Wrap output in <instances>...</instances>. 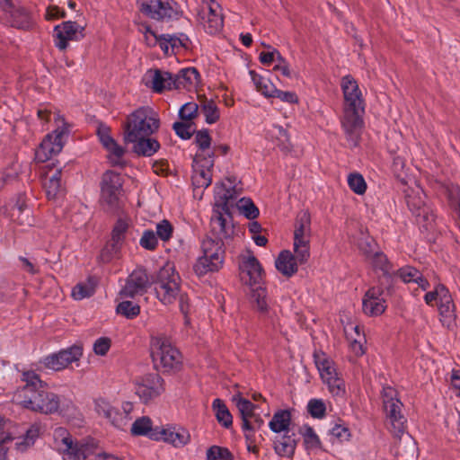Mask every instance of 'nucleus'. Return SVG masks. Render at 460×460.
Instances as JSON below:
<instances>
[{
  "instance_id": "nucleus-1",
  "label": "nucleus",
  "mask_w": 460,
  "mask_h": 460,
  "mask_svg": "<svg viewBox=\"0 0 460 460\" xmlns=\"http://www.w3.org/2000/svg\"><path fill=\"white\" fill-rule=\"evenodd\" d=\"M211 229L216 238L207 237L203 240L202 255L193 265L197 276L202 277L209 272L218 271L225 261L224 239L230 238L234 234V226L230 217L215 210L211 217Z\"/></svg>"
},
{
  "instance_id": "nucleus-2",
  "label": "nucleus",
  "mask_w": 460,
  "mask_h": 460,
  "mask_svg": "<svg viewBox=\"0 0 460 460\" xmlns=\"http://www.w3.org/2000/svg\"><path fill=\"white\" fill-rule=\"evenodd\" d=\"M343 94L341 125L350 146H357L364 127L365 101L358 82L348 75L341 78Z\"/></svg>"
},
{
  "instance_id": "nucleus-3",
  "label": "nucleus",
  "mask_w": 460,
  "mask_h": 460,
  "mask_svg": "<svg viewBox=\"0 0 460 460\" xmlns=\"http://www.w3.org/2000/svg\"><path fill=\"white\" fill-rule=\"evenodd\" d=\"M22 380L25 385L14 393L13 400L15 403L43 414H53L58 411L59 396L49 391L47 383L43 382L35 372L24 371Z\"/></svg>"
},
{
  "instance_id": "nucleus-4",
  "label": "nucleus",
  "mask_w": 460,
  "mask_h": 460,
  "mask_svg": "<svg viewBox=\"0 0 460 460\" xmlns=\"http://www.w3.org/2000/svg\"><path fill=\"white\" fill-rule=\"evenodd\" d=\"M157 298L164 305L173 303L179 296L180 309L185 315L189 313V304L183 295H180V276L171 263H166L153 279Z\"/></svg>"
},
{
  "instance_id": "nucleus-5",
  "label": "nucleus",
  "mask_w": 460,
  "mask_h": 460,
  "mask_svg": "<svg viewBox=\"0 0 460 460\" xmlns=\"http://www.w3.org/2000/svg\"><path fill=\"white\" fill-rule=\"evenodd\" d=\"M160 119L150 107H140L130 113L124 127V141L132 142L149 137L158 130Z\"/></svg>"
},
{
  "instance_id": "nucleus-6",
  "label": "nucleus",
  "mask_w": 460,
  "mask_h": 460,
  "mask_svg": "<svg viewBox=\"0 0 460 460\" xmlns=\"http://www.w3.org/2000/svg\"><path fill=\"white\" fill-rule=\"evenodd\" d=\"M150 354L156 369L163 372L178 370L182 363L181 352L164 336H152Z\"/></svg>"
},
{
  "instance_id": "nucleus-7",
  "label": "nucleus",
  "mask_w": 460,
  "mask_h": 460,
  "mask_svg": "<svg viewBox=\"0 0 460 460\" xmlns=\"http://www.w3.org/2000/svg\"><path fill=\"white\" fill-rule=\"evenodd\" d=\"M424 301L429 306L437 305L443 325L450 328L456 319L455 304L448 288L443 284H437L432 290L424 295Z\"/></svg>"
},
{
  "instance_id": "nucleus-8",
  "label": "nucleus",
  "mask_w": 460,
  "mask_h": 460,
  "mask_svg": "<svg viewBox=\"0 0 460 460\" xmlns=\"http://www.w3.org/2000/svg\"><path fill=\"white\" fill-rule=\"evenodd\" d=\"M133 390L139 401L148 404L165 392L164 380L157 373H147L133 379Z\"/></svg>"
},
{
  "instance_id": "nucleus-9",
  "label": "nucleus",
  "mask_w": 460,
  "mask_h": 460,
  "mask_svg": "<svg viewBox=\"0 0 460 460\" xmlns=\"http://www.w3.org/2000/svg\"><path fill=\"white\" fill-rule=\"evenodd\" d=\"M311 216L308 211H301L296 220L293 250L300 264L310 257Z\"/></svg>"
},
{
  "instance_id": "nucleus-10",
  "label": "nucleus",
  "mask_w": 460,
  "mask_h": 460,
  "mask_svg": "<svg viewBox=\"0 0 460 460\" xmlns=\"http://www.w3.org/2000/svg\"><path fill=\"white\" fill-rule=\"evenodd\" d=\"M53 447L62 455L63 460H84L86 457V447L74 441L69 431L62 427L53 431Z\"/></svg>"
},
{
  "instance_id": "nucleus-11",
  "label": "nucleus",
  "mask_w": 460,
  "mask_h": 460,
  "mask_svg": "<svg viewBox=\"0 0 460 460\" xmlns=\"http://www.w3.org/2000/svg\"><path fill=\"white\" fill-rule=\"evenodd\" d=\"M238 268L240 278L244 284L250 288L255 287L257 284H262L263 268L251 250L247 249L239 254Z\"/></svg>"
},
{
  "instance_id": "nucleus-12",
  "label": "nucleus",
  "mask_w": 460,
  "mask_h": 460,
  "mask_svg": "<svg viewBox=\"0 0 460 460\" xmlns=\"http://www.w3.org/2000/svg\"><path fill=\"white\" fill-rule=\"evenodd\" d=\"M82 355L83 348L79 345H73L42 358L40 364L45 368L60 371L66 368L73 362L78 361Z\"/></svg>"
},
{
  "instance_id": "nucleus-13",
  "label": "nucleus",
  "mask_w": 460,
  "mask_h": 460,
  "mask_svg": "<svg viewBox=\"0 0 460 460\" xmlns=\"http://www.w3.org/2000/svg\"><path fill=\"white\" fill-rule=\"evenodd\" d=\"M199 22L209 34L221 31L224 19L221 6L215 0H203V4L198 13Z\"/></svg>"
},
{
  "instance_id": "nucleus-14",
  "label": "nucleus",
  "mask_w": 460,
  "mask_h": 460,
  "mask_svg": "<svg viewBox=\"0 0 460 460\" xmlns=\"http://www.w3.org/2000/svg\"><path fill=\"white\" fill-rule=\"evenodd\" d=\"M140 11L155 20L177 18L176 3L171 0H138Z\"/></svg>"
},
{
  "instance_id": "nucleus-15",
  "label": "nucleus",
  "mask_w": 460,
  "mask_h": 460,
  "mask_svg": "<svg viewBox=\"0 0 460 460\" xmlns=\"http://www.w3.org/2000/svg\"><path fill=\"white\" fill-rule=\"evenodd\" d=\"M123 180L119 173L114 171H107L102 178L101 199L110 207L118 204L122 193Z\"/></svg>"
},
{
  "instance_id": "nucleus-16",
  "label": "nucleus",
  "mask_w": 460,
  "mask_h": 460,
  "mask_svg": "<svg viewBox=\"0 0 460 460\" xmlns=\"http://www.w3.org/2000/svg\"><path fill=\"white\" fill-rule=\"evenodd\" d=\"M65 129H56L48 134L36 149L35 159L39 163H45L51 159L53 155H58L63 148V137Z\"/></svg>"
},
{
  "instance_id": "nucleus-17",
  "label": "nucleus",
  "mask_w": 460,
  "mask_h": 460,
  "mask_svg": "<svg viewBox=\"0 0 460 460\" xmlns=\"http://www.w3.org/2000/svg\"><path fill=\"white\" fill-rule=\"evenodd\" d=\"M385 293L380 287L369 288L362 299V309L367 316L381 315L386 309Z\"/></svg>"
},
{
  "instance_id": "nucleus-18",
  "label": "nucleus",
  "mask_w": 460,
  "mask_h": 460,
  "mask_svg": "<svg viewBox=\"0 0 460 460\" xmlns=\"http://www.w3.org/2000/svg\"><path fill=\"white\" fill-rule=\"evenodd\" d=\"M425 199V193L418 185L406 195V202L412 214L417 217H422L429 224L434 221L435 217L432 210L427 206Z\"/></svg>"
},
{
  "instance_id": "nucleus-19",
  "label": "nucleus",
  "mask_w": 460,
  "mask_h": 460,
  "mask_svg": "<svg viewBox=\"0 0 460 460\" xmlns=\"http://www.w3.org/2000/svg\"><path fill=\"white\" fill-rule=\"evenodd\" d=\"M55 46L64 50L68 46V41L78 40L83 37V28L75 22H64L55 27Z\"/></svg>"
},
{
  "instance_id": "nucleus-20",
  "label": "nucleus",
  "mask_w": 460,
  "mask_h": 460,
  "mask_svg": "<svg viewBox=\"0 0 460 460\" xmlns=\"http://www.w3.org/2000/svg\"><path fill=\"white\" fill-rule=\"evenodd\" d=\"M145 84L155 93L174 89L173 75L164 70L150 69L144 75Z\"/></svg>"
},
{
  "instance_id": "nucleus-21",
  "label": "nucleus",
  "mask_w": 460,
  "mask_h": 460,
  "mask_svg": "<svg viewBox=\"0 0 460 460\" xmlns=\"http://www.w3.org/2000/svg\"><path fill=\"white\" fill-rule=\"evenodd\" d=\"M195 168L192 174V184L197 189H206L212 181L211 168L214 165L212 157L195 159Z\"/></svg>"
},
{
  "instance_id": "nucleus-22",
  "label": "nucleus",
  "mask_w": 460,
  "mask_h": 460,
  "mask_svg": "<svg viewBox=\"0 0 460 460\" xmlns=\"http://www.w3.org/2000/svg\"><path fill=\"white\" fill-rule=\"evenodd\" d=\"M386 425L390 433L398 439H401L403 435L406 434L407 438L411 444L412 452L415 451V445L411 441L409 434L406 433V423L407 420L402 413V409L396 411H390L385 412Z\"/></svg>"
},
{
  "instance_id": "nucleus-23",
  "label": "nucleus",
  "mask_w": 460,
  "mask_h": 460,
  "mask_svg": "<svg viewBox=\"0 0 460 460\" xmlns=\"http://www.w3.org/2000/svg\"><path fill=\"white\" fill-rule=\"evenodd\" d=\"M0 218H6L21 226H31V210L23 203H9L0 208Z\"/></svg>"
},
{
  "instance_id": "nucleus-24",
  "label": "nucleus",
  "mask_w": 460,
  "mask_h": 460,
  "mask_svg": "<svg viewBox=\"0 0 460 460\" xmlns=\"http://www.w3.org/2000/svg\"><path fill=\"white\" fill-rule=\"evenodd\" d=\"M238 196V190L234 184V181L226 179L220 184L215 187V200L216 207L226 212L228 205L231 201L234 200Z\"/></svg>"
},
{
  "instance_id": "nucleus-25",
  "label": "nucleus",
  "mask_w": 460,
  "mask_h": 460,
  "mask_svg": "<svg viewBox=\"0 0 460 460\" xmlns=\"http://www.w3.org/2000/svg\"><path fill=\"white\" fill-rule=\"evenodd\" d=\"M148 285V277L142 270H134L128 278L125 286L120 290L124 297H134L141 294Z\"/></svg>"
},
{
  "instance_id": "nucleus-26",
  "label": "nucleus",
  "mask_w": 460,
  "mask_h": 460,
  "mask_svg": "<svg viewBox=\"0 0 460 460\" xmlns=\"http://www.w3.org/2000/svg\"><path fill=\"white\" fill-rule=\"evenodd\" d=\"M158 441L163 440L174 447H182L190 440L189 431L181 427H167L159 429Z\"/></svg>"
},
{
  "instance_id": "nucleus-27",
  "label": "nucleus",
  "mask_w": 460,
  "mask_h": 460,
  "mask_svg": "<svg viewBox=\"0 0 460 460\" xmlns=\"http://www.w3.org/2000/svg\"><path fill=\"white\" fill-rule=\"evenodd\" d=\"M251 303L252 307L261 315L266 317L275 315L270 305L266 288L262 287V284H257V286L251 288Z\"/></svg>"
},
{
  "instance_id": "nucleus-28",
  "label": "nucleus",
  "mask_w": 460,
  "mask_h": 460,
  "mask_svg": "<svg viewBox=\"0 0 460 460\" xmlns=\"http://www.w3.org/2000/svg\"><path fill=\"white\" fill-rule=\"evenodd\" d=\"M189 38L184 33L160 34V49L166 56H171L186 48Z\"/></svg>"
},
{
  "instance_id": "nucleus-29",
  "label": "nucleus",
  "mask_w": 460,
  "mask_h": 460,
  "mask_svg": "<svg viewBox=\"0 0 460 460\" xmlns=\"http://www.w3.org/2000/svg\"><path fill=\"white\" fill-rule=\"evenodd\" d=\"M8 18L11 25L20 30L29 31L35 25L32 13L22 5H17Z\"/></svg>"
},
{
  "instance_id": "nucleus-30",
  "label": "nucleus",
  "mask_w": 460,
  "mask_h": 460,
  "mask_svg": "<svg viewBox=\"0 0 460 460\" xmlns=\"http://www.w3.org/2000/svg\"><path fill=\"white\" fill-rule=\"evenodd\" d=\"M314 360L323 382L339 374L333 360L323 351H314Z\"/></svg>"
},
{
  "instance_id": "nucleus-31",
  "label": "nucleus",
  "mask_w": 460,
  "mask_h": 460,
  "mask_svg": "<svg viewBox=\"0 0 460 460\" xmlns=\"http://www.w3.org/2000/svg\"><path fill=\"white\" fill-rule=\"evenodd\" d=\"M344 332L351 351L356 356L363 355L365 353L364 344L366 338L365 334L361 332V327L359 325L349 324L345 326Z\"/></svg>"
},
{
  "instance_id": "nucleus-32",
  "label": "nucleus",
  "mask_w": 460,
  "mask_h": 460,
  "mask_svg": "<svg viewBox=\"0 0 460 460\" xmlns=\"http://www.w3.org/2000/svg\"><path fill=\"white\" fill-rule=\"evenodd\" d=\"M133 436H144L158 441L159 429L153 427V421L148 416H142L135 420L130 428Z\"/></svg>"
},
{
  "instance_id": "nucleus-33",
  "label": "nucleus",
  "mask_w": 460,
  "mask_h": 460,
  "mask_svg": "<svg viewBox=\"0 0 460 460\" xmlns=\"http://www.w3.org/2000/svg\"><path fill=\"white\" fill-rule=\"evenodd\" d=\"M199 77V74L196 68H183L180 70L176 75H173V81L175 83L174 89L191 90L198 84Z\"/></svg>"
},
{
  "instance_id": "nucleus-34",
  "label": "nucleus",
  "mask_w": 460,
  "mask_h": 460,
  "mask_svg": "<svg viewBox=\"0 0 460 460\" xmlns=\"http://www.w3.org/2000/svg\"><path fill=\"white\" fill-rule=\"evenodd\" d=\"M397 275L404 283L417 284L422 291H426L429 288L428 279L413 266L406 265L400 268Z\"/></svg>"
},
{
  "instance_id": "nucleus-35",
  "label": "nucleus",
  "mask_w": 460,
  "mask_h": 460,
  "mask_svg": "<svg viewBox=\"0 0 460 460\" xmlns=\"http://www.w3.org/2000/svg\"><path fill=\"white\" fill-rule=\"evenodd\" d=\"M266 138L283 152L290 150L289 136L281 126L272 125L266 131Z\"/></svg>"
},
{
  "instance_id": "nucleus-36",
  "label": "nucleus",
  "mask_w": 460,
  "mask_h": 460,
  "mask_svg": "<svg viewBox=\"0 0 460 460\" xmlns=\"http://www.w3.org/2000/svg\"><path fill=\"white\" fill-rule=\"evenodd\" d=\"M296 254L293 255L290 251H283L278 256L275 265L277 270L287 277L293 276L297 271Z\"/></svg>"
},
{
  "instance_id": "nucleus-37",
  "label": "nucleus",
  "mask_w": 460,
  "mask_h": 460,
  "mask_svg": "<svg viewBox=\"0 0 460 460\" xmlns=\"http://www.w3.org/2000/svg\"><path fill=\"white\" fill-rule=\"evenodd\" d=\"M133 409L134 405L132 402H124L121 405V411L115 409L109 421L119 429H126L132 420L131 412Z\"/></svg>"
},
{
  "instance_id": "nucleus-38",
  "label": "nucleus",
  "mask_w": 460,
  "mask_h": 460,
  "mask_svg": "<svg viewBox=\"0 0 460 460\" xmlns=\"http://www.w3.org/2000/svg\"><path fill=\"white\" fill-rule=\"evenodd\" d=\"M133 151L138 155L142 156H152L160 148L159 142L155 138L149 137H140L137 140L132 141Z\"/></svg>"
},
{
  "instance_id": "nucleus-39",
  "label": "nucleus",
  "mask_w": 460,
  "mask_h": 460,
  "mask_svg": "<svg viewBox=\"0 0 460 460\" xmlns=\"http://www.w3.org/2000/svg\"><path fill=\"white\" fill-rule=\"evenodd\" d=\"M61 169H57L53 174H46L43 180V187L49 199H56L61 192Z\"/></svg>"
},
{
  "instance_id": "nucleus-40",
  "label": "nucleus",
  "mask_w": 460,
  "mask_h": 460,
  "mask_svg": "<svg viewBox=\"0 0 460 460\" xmlns=\"http://www.w3.org/2000/svg\"><path fill=\"white\" fill-rule=\"evenodd\" d=\"M97 281L94 277H88L78 282L72 289L71 296L75 300H83L92 296L95 292Z\"/></svg>"
},
{
  "instance_id": "nucleus-41",
  "label": "nucleus",
  "mask_w": 460,
  "mask_h": 460,
  "mask_svg": "<svg viewBox=\"0 0 460 460\" xmlns=\"http://www.w3.org/2000/svg\"><path fill=\"white\" fill-rule=\"evenodd\" d=\"M291 423V413L288 410H279L274 413L269 423L270 430L274 433L288 432Z\"/></svg>"
},
{
  "instance_id": "nucleus-42",
  "label": "nucleus",
  "mask_w": 460,
  "mask_h": 460,
  "mask_svg": "<svg viewBox=\"0 0 460 460\" xmlns=\"http://www.w3.org/2000/svg\"><path fill=\"white\" fill-rule=\"evenodd\" d=\"M382 401L385 413L390 411L402 409L403 404L398 398L397 391L392 386H384L382 390Z\"/></svg>"
},
{
  "instance_id": "nucleus-43",
  "label": "nucleus",
  "mask_w": 460,
  "mask_h": 460,
  "mask_svg": "<svg viewBox=\"0 0 460 460\" xmlns=\"http://www.w3.org/2000/svg\"><path fill=\"white\" fill-rule=\"evenodd\" d=\"M296 442L294 434L284 435L274 443V449L280 456L291 457L296 450Z\"/></svg>"
},
{
  "instance_id": "nucleus-44",
  "label": "nucleus",
  "mask_w": 460,
  "mask_h": 460,
  "mask_svg": "<svg viewBox=\"0 0 460 460\" xmlns=\"http://www.w3.org/2000/svg\"><path fill=\"white\" fill-rule=\"evenodd\" d=\"M195 141L199 151L195 159H203L204 157H212L213 152L210 150L211 137L208 130H199L195 135Z\"/></svg>"
},
{
  "instance_id": "nucleus-45",
  "label": "nucleus",
  "mask_w": 460,
  "mask_h": 460,
  "mask_svg": "<svg viewBox=\"0 0 460 460\" xmlns=\"http://www.w3.org/2000/svg\"><path fill=\"white\" fill-rule=\"evenodd\" d=\"M212 408L218 423L226 429L230 428L233 424V417L226 403L217 398L212 402Z\"/></svg>"
},
{
  "instance_id": "nucleus-46",
  "label": "nucleus",
  "mask_w": 460,
  "mask_h": 460,
  "mask_svg": "<svg viewBox=\"0 0 460 460\" xmlns=\"http://www.w3.org/2000/svg\"><path fill=\"white\" fill-rule=\"evenodd\" d=\"M323 383L327 385L328 391L333 398L336 400L344 399L346 395V385L340 374L336 375V376L327 378Z\"/></svg>"
},
{
  "instance_id": "nucleus-47",
  "label": "nucleus",
  "mask_w": 460,
  "mask_h": 460,
  "mask_svg": "<svg viewBox=\"0 0 460 460\" xmlns=\"http://www.w3.org/2000/svg\"><path fill=\"white\" fill-rule=\"evenodd\" d=\"M200 112L208 124L216 123L220 118V111L215 102L205 100L200 104Z\"/></svg>"
},
{
  "instance_id": "nucleus-48",
  "label": "nucleus",
  "mask_w": 460,
  "mask_h": 460,
  "mask_svg": "<svg viewBox=\"0 0 460 460\" xmlns=\"http://www.w3.org/2000/svg\"><path fill=\"white\" fill-rule=\"evenodd\" d=\"M250 75L258 92L266 97L272 96L273 91L276 88L274 84H272L268 79L264 78L254 71H250Z\"/></svg>"
},
{
  "instance_id": "nucleus-49",
  "label": "nucleus",
  "mask_w": 460,
  "mask_h": 460,
  "mask_svg": "<svg viewBox=\"0 0 460 460\" xmlns=\"http://www.w3.org/2000/svg\"><path fill=\"white\" fill-rule=\"evenodd\" d=\"M307 412L314 419L323 420L326 414V404L323 399L312 398L306 405Z\"/></svg>"
},
{
  "instance_id": "nucleus-50",
  "label": "nucleus",
  "mask_w": 460,
  "mask_h": 460,
  "mask_svg": "<svg viewBox=\"0 0 460 460\" xmlns=\"http://www.w3.org/2000/svg\"><path fill=\"white\" fill-rule=\"evenodd\" d=\"M237 208L242 215L251 220L255 219L260 214L258 208L249 198L240 199L237 203Z\"/></svg>"
},
{
  "instance_id": "nucleus-51",
  "label": "nucleus",
  "mask_w": 460,
  "mask_h": 460,
  "mask_svg": "<svg viewBox=\"0 0 460 460\" xmlns=\"http://www.w3.org/2000/svg\"><path fill=\"white\" fill-rule=\"evenodd\" d=\"M347 182L349 189L358 195H363L367 190V182L358 172H351L348 175Z\"/></svg>"
},
{
  "instance_id": "nucleus-52",
  "label": "nucleus",
  "mask_w": 460,
  "mask_h": 460,
  "mask_svg": "<svg viewBox=\"0 0 460 460\" xmlns=\"http://www.w3.org/2000/svg\"><path fill=\"white\" fill-rule=\"evenodd\" d=\"M104 149L107 151V157L112 165L122 164L125 148L119 145L116 140Z\"/></svg>"
},
{
  "instance_id": "nucleus-53",
  "label": "nucleus",
  "mask_w": 460,
  "mask_h": 460,
  "mask_svg": "<svg viewBox=\"0 0 460 460\" xmlns=\"http://www.w3.org/2000/svg\"><path fill=\"white\" fill-rule=\"evenodd\" d=\"M371 262L373 267L381 270L384 275H390L393 272L392 264L383 252H375L371 257Z\"/></svg>"
},
{
  "instance_id": "nucleus-54",
  "label": "nucleus",
  "mask_w": 460,
  "mask_h": 460,
  "mask_svg": "<svg viewBox=\"0 0 460 460\" xmlns=\"http://www.w3.org/2000/svg\"><path fill=\"white\" fill-rule=\"evenodd\" d=\"M116 311L128 319H133L139 314L140 307L132 301H122L117 305Z\"/></svg>"
},
{
  "instance_id": "nucleus-55",
  "label": "nucleus",
  "mask_w": 460,
  "mask_h": 460,
  "mask_svg": "<svg viewBox=\"0 0 460 460\" xmlns=\"http://www.w3.org/2000/svg\"><path fill=\"white\" fill-rule=\"evenodd\" d=\"M233 456L226 447L212 446L207 450L206 460H232Z\"/></svg>"
},
{
  "instance_id": "nucleus-56",
  "label": "nucleus",
  "mask_w": 460,
  "mask_h": 460,
  "mask_svg": "<svg viewBox=\"0 0 460 460\" xmlns=\"http://www.w3.org/2000/svg\"><path fill=\"white\" fill-rule=\"evenodd\" d=\"M233 400L235 402L242 418H249L252 416L255 405L252 402L239 395L234 396Z\"/></svg>"
},
{
  "instance_id": "nucleus-57",
  "label": "nucleus",
  "mask_w": 460,
  "mask_h": 460,
  "mask_svg": "<svg viewBox=\"0 0 460 460\" xmlns=\"http://www.w3.org/2000/svg\"><path fill=\"white\" fill-rule=\"evenodd\" d=\"M200 105L194 102L183 104L179 110V116L182 120H191L197 117Z\"/></svg>"
},
{
  "instance_id": "nucleus-58",
  "label": "nucleus",
  "mask_w": 460,
  "mask_h": 460,
  "mask_svg": "<svg viewBox=\"0 0 460 460\" xmlns=\"http://www.w3.org/2000/svg\"><path fill=\"white\" fill-rule=\"evenodd\" d=\"M95 411L110 420L114 413L115 408L104 398H97L94 400Z\"/></svg>"
},
{
  "instance_id": "nucleus-59",
  "label": "nucleus",
  "mask_w": 460,
  "mask_h": 460,
  "mask_svg": "<svg viewBox=\"0 0 460 460\" xmlns=\"http://www.w3.org/2000/svg\"><path fill=\"white\" fill-rule=\"evenodd\" d=\"M332 442H345L350 438V431L348 427L341 424H335L330 430Z\"/></svg>"
},
{
  "instance_id": "nucleus-60",
  "label": "nucleus",
  "mask_w": 460,
  "mask_h": 460,
  "mask_svg": "<svg viewBox=\"0 0 460 460\" xmlns=\"http://www.w3.org/2000/svg\"><path fill=\"white\" fill-rule=\"evenodd\" d=\"M303 437L306 449H314L320 447V438L312 427L306 426L305 428Z\"/></svg>"
},
{
  "instance_id": "nucleus-61",
  "label": "nucleus",
  "mask_w": 460,
  "mask_h": 460,
  "mask_svg": "<svg viewBox=\"0 0 460 460\" xmlns=\"http://www.w3.org/2000/svg\"><path fill=\"white\" fill-rule=\"evenodd\" d=\"M139 244L142 248L153 251L158 245V238L155 233L152 230H145L139 240Z\"/></svg>"
},
{
  "instance_id": "nucleus-62",
  "label": "nucleus",
  "mask_w": 460,
  "mask_h": 460,
  "mask_svg": "<svg viewBox=\"0 0 460 460\" xmlns=\"http://www.w3.org/2000/svg\"><path fill=\"white\" fill-rule=\"evenodd\" d=\"M156 236L163 242H167L171 239L173 232V227L168 220H162L156 224Z\"/></svg>"
},
{
  "instance_id": "nucleus-63",
  "label": "nucleus",
  "mask_w": 460,
  "mask_h": 460,
  "mask_svg": "<svg viewBox=\"0 0 460 460\" xmlns=\"http://www.w3.org/2000/svg\"><path fill=\"white\" fill-rule=\"evenodd\" d=\"M40 435L39 428L36 426H31L27 431L23 438V441L21 443H17V448L21 451L24 450L27 447H30L34 444L36 438Z\"/></svg>"
},
{
  "instance_id": "nucleus-64",
  "label": "nucleus",
  "mask_w": 460,
  "mask_h": 460,
  "mask_svg": "<svg viewBox=\"0 0 460 460\" xmlns=\"http://www.w3.org/2000/svg\"><path fill=\"white\" fill-rule=\"evenodd\" d=\"M271 98H278L281 102L288 104H296L299 102L298 96L295 92L281 91L279 90L277 87L273 91Z\"/></svg>"
}]
</instances>
